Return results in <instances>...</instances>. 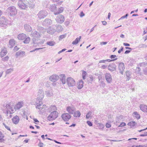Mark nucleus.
I'll return each mask as SVG.
<instances>
[{"label":"nucleus","mask_w":147,"mask_h":147,"mask_svg":"<svg viewBox=\"0 0 147 147\" xmlns=\"http://www.w3.org/2000/svg\"><path fill=\"white\" fill-rule=\"evenodd\" d=\"M4 112L7 115L8 114H11L15 111V109L13 103L11 102H8L3 105Z\"/></svg>","instance_id":"f257e3e1"},{"label":"nucleus","mask_w":147,"mask_h":147,"mask_svg":"<svg viewBox=\"0 0 147 147\" xmlns=\"http://www.w3.org/2000/svg\"><path fill=\"white\" fill-rule=\"evenodd\" d=\"M56 107L54 105L52 106L49 108V110L51 111L54 110L52 112L50 115L47 117V119L49 121H51L55 120L58 117V113L55 110H56Z\"/></svg>","instance_id":"f03ea898"},{"label":"nucleus","mask_w":147,"mask_h":147,"mask_svg":"<svg viewBox=\"0 0 147 147\" xmlns=\"http://www.w3.org/2000/svg\"><path fill=\"white\" fill-rule=\"evenodd\" d=\"M38 91L36 94V96L38 99L41 100L43 99L44 96V92L41 88H39Z\"/></svg>","instance_id":"7ed1b4c3"},{"label":"nucleus","mask_w":147,"mask_h":147,"mask_svg":"<svg viewBox=\"0 0 147 147\" xmlns=\"http://www.w3.org/2000/svg\"><path fill=\"white\" fill-rule=\"evenodd\" d=\"M7 11L11 16L15 15L17 13V10L16 7L14 6L9 7L7 9Z\"/></svg>","instance_id":"20e7f679"},{"label":"nucleus","mask_w":147,"mask_h":147,"mask_svg":"<svg viewBox=\"0 0 147 147\" xmlns=\"http://www.w3.org/2000/svg\"><path fill=\"white\" fill-rule=\"evenodd\" d=\"M23 0H18V5L20 8L23 9H26L28 6L23 2Z\"/></svg>","instance_id":"39448f33"},{"label":"nucleus","mask_w":147,"mask_h":147,"mask_svg":"<svg viewBox=\"0 0 147 147\" xmlns=\"http://www.w3.org/2000/svg\"><path fill=\"white\" fill-rule=\"evenodd\" d=\"M48 14L47 12L45 10H41L37 14L38 18L40 19L43 18Z\"/></svg>","instance_id":"423d86ee"},{"label":"nucleus","mask_w":147,"mask_h":147,"mask_svg":"<svg viewBox=\"0 0 147 147\" xmlns=\"http://www.w3.org/2000/svg\"><path fill=\"white\" fill-rule=\"evenodd\" d=\"M67 83L69 86H73L75 85L76 83L74 80L71 77L68 78L67 80Z\"/></svg>","instance_id":"0eeeda50"},{"label":"nucleus","mask_w":147,"mask_h":147,"mask_svg":"<svg viewBox=\"0 0 147 147\" xmlns=\"http://www.w3.org/2000/svg\"><path fill=\"white\" fill-rule=\"evenodd\" d=\"M24 102L23 101H19L14 105L15 111L16 110H19L22 108L24 106Z\"/></svg>","instance_id":"6e6552de"},{"label":"nucleus","mask_w":147,"mask_h":147,"mask_svg":"<svg viewBox=\"0 0 147 147\" xmlns=\"http://www.w3.org/2000/svg\"><path fill=\"white\" fill-rule=\"evenodd\" d=\"M56 20L57 23H62L65 20L64 17L62 15H59L56 18Z\"/></svg>","instance_id":"1a4fd4ad"},{"label":"nucleus","mask_w":147,"mask_h":147,"mask_svg":"<svg viewBox=\"0 0 147 147\" xmlns=\"http://www.w3.org/2000/svg\"><path fill=\"white\" fill-rule=\"evenodd\" d=\"M7 20L4 17H2L0 19V26L6 27Z\"/></svg>","instance_id":"9d476101"},{"label":"nucleus","mask_w":147,"mask_h":147,"mask_svg":"<svg viewBox=\"0 0 147 147\" xmlns=\"http://www.w3.org/2000/svg\"><path fill=\"white\" fill-rule=\"evenodd\" d=\"M105 79L108 83H111L112 81V76L109 73H106L105 74Z\"/></svg>","instance_id":"9b49d317"},{"label":"nucleus","mask_w":147,"mask_h":147,"mask_svg":"<svg viewBox=\"0 0 147 147\" xmlns=\"http://www.w3.org/2000/svg\"><path fill=\"white\" fill-rule=\"evenodd\" d=\"M71 115L67 113H65L63 114L61 117L63 120L65 121H68L71 118Z\"/></svg>","instance_id":"f8f14e48"},{"label":"nucleus","mask_w":147,"mask_h":147,"mask_svg":"<svg viewBox=\"0 0 147 147\" xmlns=\"http://www.w3.org/2000/svg\"><path fill=\"white\" fill-rule=\"evenodd\" d=\"M52 24V21L49 19H45L42 22V24L43 26H48Z\"/></svg>","instance_id":"ddd939ff"},{"label":"nucleus","mask_w":147,"mask_h":147,"mask_svg":"<svg viewBox=\"0 0 147 147\" xmlns=\"http://www.w3.org/2000/svg\"><path fill=\"white\" fill-rule=\"evenodd\" d=\"M59 76L56 74H53L49 77V80L51 81L55 82L57 81L59 79Z\"/></svg>","instance_id":"4468645a"},{"label":"nucleus","mask_w":147,"mask_h":147,"mask_svg":"<svg viewBox=\"0 0 147 147\" xmlns=\"http://www.w3.org/2000/svg\"><path fill=\"white\" fill-rule=\"evenodd\" d=\"M47 32L49 34H54L56 32V30L53 27V26H52L49 27L47 30Z\"/></svg>","instance_id":"2eb2a0df"},{"label":"nucleus","mask_w":147,"mask_h":147,"mask_svg":"<svg viewBox=\"0 0 147 147\" xmlns=\"http://www.w3.org/2000/svg\"><path fill=\"white\" fill-rule=\"evenodd\" d=\"M119 69L120 71V73L122 74H123V71L125 69L124 63H119Z\"/></svg>","instance_id":"dca6fc26"},{"label":"nucleus","mask_w":147,"mask_h":147,"mask_svg":"<svg viewBox=\"0 0 147 147\" xmlns=\"http://www.w3.org/2000/svg\"><path fill=\"white\" fill-rule=\"evenodd\" d=\"M75 109L73 107L68 106L66 108L67 111L70 114H73L75 111Z\"/></svg>","instance_id":"f3484780"},{"label":"nucleus","mask_w":147,"mask_h":147,"mask_svg":"<svg viewBox=\"0 0 147 147\" xmlns=\"http://www.w3.org/2000/svg\"><path fill=\"white\" fill-rule=\"evenodd\" d=\"M45 94L46 96L48 97H51L53 96V92L51 88H50L49 89H47L45 91Z\"/></svg>","instance_id":"a211bd4d"},{"label":"nucleus","mask_w":147,"mask_h":147,"mask_svg":"<svg viewBox=\"0 0 147 147\" xmlns=\"http://www.w3.org/2000/svg\"><path fill=\"white\" fill-rule=\"evenodd\" d=\"M31 36L33 37L39 38L40 36V35L39 33L36 31H34L32 32Z\"/></svg>","instance_id":"6ab92c4d"},{"label":"nucleus","mask_w":147,"mask_h":147,"mask_svg":"<svg viewBox=\"0 0 147 147\" xmlns=\"http://www.w3.org/2000/svg\"><path fill=\"white\" fill-rule=\"evenodd\" d=\"M12 120L13 123L15 124H17L19 122L20 118L18 116L16 115L13 117L12 119Z\"/></svg>","instance_id":"aec40b11"},{"label":"nucleus","mask_w":147,"mask_h":147,"mask_svg":"<svg viewBox=\"0 0 147 147\" xmlns=\"http://www.w3.org/2000/svg\"><path fill=\"white\" fill-rule=\"evenodd\" d=\"M116 67V65L115 64H112L109 65L108 68L109 70L113 71L115 70Z\"/></svg>","instance_id":"412c9836"},{"label":"nucleus","mask_w":147,"mask_h":147,"mask_svg":"<svg viewBox=\"0 0 147 147\" xmlns=\"http://www.w3.org/2000/svg\"><path fill=\"white\" fill-rule=\"evenodd\" d=\"M84 86V82L82 80H81L77 84V87L79 89H81Z\"/></svg>","instance_id":"4be33fe9"},{"label":"nucleus","mask_w":147,"mask_h":147,"mask_svg":"<svg viewBox=\"0 0 147 147\" xmlns=\"http://www.w3.org/2000/svg\"><path fill=\"white\" fill-rule=\"evenodd\" d=\"M141 110L144 112H147V106L144 104H141L140 106Z\"/></svg>","instance_id":"5701e85b"},{"label":"nucleus","mask_w":147,"mask_h":147,"mask_svg":"<svg viewBox=\"0 0 147 147\" xmlns=\"http://www.w3.org/2000/svg\"><path fill=\"white\" fill-rule=\"evenodd\" d=\"M60 79L63 84H65L66 83L65 76V75L61 74L60 75Z\"/></svg>","instance_id":"b1692460"},{"label":"nucleus","mask_w":147,"mask_h":147,"mask_svg":"<svg viewBox=\"0 0 147 147\" xmlns=\"http://www.w3.org/2000/svg\"><path fill=\"white\" fill-rule=\"evenodd\" d=\"M26 36L24 34L22 33L19 34L18 36V38L19 40H23L26 38Z\"/></svg>","instance_id":"393cba45"},{"label":"nucleus","mask_w":147,"mask_h":147,"mask_svg":"<svg viewBox=\"0 0 147 147\" xmlns=\"http://www.w3.org/2000/svg\"><path fill=\"white\" fill-rule=\"evenodd\" d=\"M7 53V51L6 48H2L1 49V57H3Z\"/></svg>","instance_id":"a878e982"},{"label":"nucleus","mask_w":147,"mask_h":147,"mask_svg":"<svg viewBox=\"0 0 147 147\" xmlns=\"http://www.w3.org/2000/svg\"><path fill=\"white\" fill-rule=\"evenodd\" d=\"M24 27L25 30L27 31L30 32L32 30V28L29 25L25 24L24 25Z\"/></svg>","instance_id":"bb28decb"},{"label":"nucleus","mask_w":147,"mask_h":147,"mask_svg":"<svg viewBox=\"0 0 147 147\" xmlns=\"http://www.w3.org/2000/svg\"><path fill=\"white\" fill-rule=\"evenodd\" d=\"M37 30L43 34L45 33L46 31V30L45 28L41 26H38V27Z\"/></svg>","instance_id":"cd10ccee"},{"label":"nucleus","mask_w":147,"mask_h":147,"mask_svg":"<svg viewBox=\"0 0 147 147\" xmlns=\"http://www.w3.org/2000/svg\"><path fill=\"white\" fill-rule=\"evenodd\" d=\"M127 78V80L129 81L131 78V76L132 74V73L129 71H127L125 73Z\"/></svg>","instance_id":"c85d7f7f"},{"label":"nucleus","mask_w":147,"mask_h":147,"mask_svg":"<svg viewBox=\"0 0 147 147\" xmlns=\"http://www.w3.org/2000/svg\"><path fill=\"white\" fill-rule=\"evenodd\" d=\"M25 52L24 51H19L16 53V55L17 56H21L23 57L25 55Z\"/></svg>","instance_id":"c756f323"},{"label":"nucleus","mask_w":147,"mask_h":147,"mask_svg":"<svg viewBox=\"0 0 147 147\" xmlns=\"http://www.w3.org/2000/svg\"><path fill=\"white\" fill-rule=\"evenodd\" d=\"M81 38V36H80L79 38H77L74 41L72 42V44L73 45H76L80 41V39Z\"/></svg>","instance_id":"7c9ffc66"},{"label":"nucleus","mask_w":147,"mask_h":147,"mask_svg":"<svg viewBox=\"0 0 147 147\" xmlns=\"http://www.w3.org/2000/svg\"><path fill=\"white\" fill-rule=\"evenodd\" d=\"M63 9L64 8L63 7H60L58 9V10L57 11L55 12L54 13L55 15H57L58 14L61 13L63 12Z\"/></svg>","instance_id":"2f4dec72"},{"label":"nucleus","mask_w":147,"mask_h":147,"mask_svg":"<svg viewBox=\"0 0 147 147\" xmlns=\"http://www.w3.org/2000/svg\"><path fill=\"white\" fill-rule=\"evenodd\" d=\"M42 106V102H39V103L37 104V105L36 107V108H38L39 110L40 111L43 107Z\"/></svg>","instance_id":"473e14b6"},{"label":"nucleus","mask_w":147,"mask_h":147,"mask_svg":"<svg viewBox=\"0 0 147 147\" xmlns=\"http://www.w3.org/2000/svg\"><path fill=\"white\" fill-rule=\"evenodd\" d=\"M136 123L134 121H131L130 122H129L128 123L127 125H128L130 126L131 127L134 128L135 127Z\"/></svg>","instance_id":"72a5a7b5"},{"label":"nucleus","mask_w":147,"mask_h":147,"mask_svg":"<svg viewBox=\"0 0 147 147\" xmlns=\"http://www.w3.org/2000/svg\"><path fill=\"white\" fill-rule=\"evenodd\" d=\"M133 116L137 119H138L140 118V116L137 112H135L133 113Z\"/></svg>","instance_id":"f704fd0d"},{"label":"nucleus","mask_w":147,"mask_h":147,"mask_svg":"<svg viewBox=\"0 0 147 147\" xmlns=\"http://www.w3.org/2000/svg\"><path fill=\"white\" fill-rule=\"evenodd\" d=\"M74 116L76 117H79L81 115V113L80 112L78 111H77L75 112H74Z\"/></svg>","instance_id":"c9c22d12"},{"label":"nucleus","mask_w":147,"mask_h":147,"mask_svg":"<svg viewBox=\"0 0 147 147\" xmlns=\"http://www.w3.org/2000/svg\"><path fill=\"white\" fill-rule=\"evenodd\" d=\"M9 45L11 47L13 46L15 44V41L14 39H11L9 42Z\"/></svg>","instance_id":"e433bc0d"},{"label":"nucleus","mask_w":147,"mask_h":147,"mask_svg":"<svg viewBox=\"0 0 147 147\" xmlns=\"http://www.w3.org/2000/svg\"><path fill=\"white\" fill-rule=\"evenodd\" d=\"M57 7L55 5H53L51 6L50 9L52 11H55V10H56Z\"/></svg>","instance_id":"4c0bfd02"},{"label":"nucleus","mask_w":147,"mask_h":147,"mask_svg":"<svg viewBox=\"0 0 147 147\" xmlns=\"http://www.w3.org/2000/svg\"><path fill=\"white\" fill-rule=\"evenodd\" d=\"M55 44V42L53 41H51L47 42V44L51 46L54 45Z\"/></svg>","instance_id":"58836bf2"},{"label":"nucleus","mask_w":147,"mask_h":147,"mask_svg":"<svg viewBox=\"0 0 147 147\" xmlns=\"http://www.w3.org/2000/svg\"><path fill=\"white\" fill-rule=\"evenodd\" d=\"M13 71V68H10L6 70L5 72L6 74H9L11 73Z\"/></svg>","instance_id":"ea45409f"},{"label":"nucleus","mask_w":147,"mask_h":147,"mask_svg":"<svg viewBox=\"0 0 147 147\" xmlns=\"http://www.w3.org/2000/svg\"><path fill=\"white\" fill-rule=\"evenodd\" d=\"M4 136L2 134V132L0 131V142H3L4 141V140L3 139Z\"/></svg>","instance_id":"a19ab883"},{"label":"nucleus","mask_w":147,"mask_h":147,"mask_svg":"<svg viewBox=\"0 0 147 147\" xmlns=\"http://www.w3.org/2000/svg\"><path fill=\"white\" fill-rule=\"evenodd\" d=\"M25 39V40L23 41L24 43H28L30 40V38L29 37H27L26 36V38Z\"/></svg>","instance_id":"79ce46f5"},{"label":"nucleus","mask_w":147,"mask_h":147,"mask_svg":"<svg viewBox=\"0 0 147 147\" xmlns=\"http://www.w3.org/2000/svg\"><path fill=\"white\" fill-rule=\"evenodd\" d=\"M44 42V40H42V41L41 42H36V41L34 40V39H33V42L34 44H36L37 45H41Z\"/></svg>","instance_id":"37998d69"},{"label":"nucleus","mask_w":147,"mask_h":147,"mask_svg":"<svg viewBox=\"0 0 147 147\" xmlns=\"http://www.w3.org/2000/svg\"><path fill=\"white\" fill-rule=\"evenodd\" d=\"M57 31L61 32L63 30L62 27L60 25H58L57 26Z\"/></svg>","instance_id":"c03bdc74"},{"label":"nucleus","mask_w":147,"mask_h":147,"mask_svg":"<svg viewBox=\"0 0 147 147\" xmlns=\"http://www.w3.org/2000/svg\"><path fill=\"white\" fill-rule=\"evenodd\" d=\"M92 113L91 112H88L86 116V119H88L91 117Z\"/></svg>","instance_id":"a18cd8bd"},{"label":"nucleus","mask_w":147,"mask_h":147,"mask_svg":"<svg viewBox=\"0 0 147 147\" xmlns=\"http://www.w3.org/2000/svg\"><path fill=\"white\" fill-rule=\"evenodd\" d=\"M141 70V69L139 67H138L136 68V71L137 74H139L140 75H142V73L141 72H140Z\"/></svg>","instance_id":"49530a36"},{"label":"nucleus","mask_w":147,"mask_h":147,"mask_svg":"<svg viewBox=\"0 0 147 147\" xmlns=\"http://www.w3.org/2000/svg\"><path fill=\"white\" fill-rule=\"evenodd\" d=\"M141 67H144L147 65V62H144L141 63L140 64Z\"/></svg>","instance_id":"de8ad7c7"},{"label":"nucleus","mask_w":147,"mask_h":147,"mask_svg":"<svg viewBox=\"0 0 147 147\" xmlns=\"http://www.w3.org/2000/svg\"><path fill=\"white\" fill-rule=\"evenodd\" d=\"M100 87L104 88L105 86V83L102 81L100 82Z\"/></svg>","instance_id":"09e8293b"},{"label":"nucleus","mask_w":147,"mask_h":147,"mask_svg":"<svg viewBox=\"0 0 147 147\" xmlns=\"http://www.w3.org/2000/svg\"><path fill=\"white\" fill-rule=\"evenodd\" d=\"M42 107H43L42 109L40 111L42 113L45 111L46 105H43Z\"/></svg>","instance_id":"8fccbe9b"},{"label":"nucleus","mask_w":147,"mask_h":147,"mask_svg":"<svg viewBox=\"0 0 147 147\" xmlns=\"http://www.w3.org/2000/svg\"><path fill=\"white\" fill-rule=\"evenodd\" d=\"M86 72L85 71H83V73H82V76L83 79L84 80L85 79V77H86Z\"/></svg>","instance_id":"3c124183"},{"label":"nucleus","mask_w":147,"mask_h":147,"mask_svg":"<svg viewBox=\"0 0 147 147\" xmlns=\"http://www.w3.org/2000/svg\"><path fill=\"white\" fill-rule=\"evenodd\" d=\"M9 57L8 56H7L4 57L2 59V60L4 61H7L9 60Z\"/></svg>","instance_id":"603ef678"},{"label":"nucleus","mask_w":147,"mask_h":147,"mask_svg":"<svg viewBox=\"0 0 147 147\" xmlns=\"http://www.w3.org/2000/svg\"><path fill=\"white\" fill-rule=\"evenodd\" d=\"M45 48H37L35 49L34 50H33L32 51H30V52H34V51L37 50H38L41 49H44Z\"/></svg>","instance_id":"864d4df0"},{"label":"nucleus","mask_w":147,"mask_h":147,"mask_svg":"<svg viewBox=\"0 0 147 147\" xmlns=\"http://www.w3.org/2000/svg\"><path fill=\"white\" fill-rule=\"evenodd\" d=\"M128 14L127 13L125 15L121 17L119 19V20H121L122 19H124L125 18H127V17L128 16Z\"/></svg>","instance_id":"5fc2aeb1"},{"label":"nucleus","mask_w":147,"mask_h":147,"mask_svg":"<svg viewBox=\"0 0 147 147\" xmlns=\"http://www.w3.org/2000/svg\"><path fill=\"white\" fill-rule=\"evenodd\" d=\"M135 60L134 59H130V60H129L128 62L130 63H131V65H132L134 63H135Z\"/></svg>","instance_id":"6e6d98bb"},{"label":"nucleus","mask_w":147,"mask_h":147,"mask_svg":"<svg viewBox=\"0 0 147 147\" xmlns=\"http://www.w3.org/2000/svg\"><path fill=\"white\" fill-rule=\"evenodd\" d=\"M3 124L6 129H7L8 130L11 131L10 129V128L9 127L6 125L4 123H3Z\"/></svg>","instance_id":"4d7b16f0"},{"label":"nucleus","mask_w":147,"mask_h":147,"mask_svg":"<svg viewBox=\"0 0 147 147\" xmlns=\"http://www.w3.org/2000/svg\"><path fill=\"white\" fill-rule=\"evenodd\" d=\"M144 74L145 75H147V67L145 68L143 70Z\"/></svg>","instance_id":"13d9d810"},{"label":"nucleus","mask_w":147,"mask_h":147,"mask_svg":"<svg viewBox=\"0 0 147 147\" xmlns=\"http://www.w3.org/2000/svg\"><path fill=\"white\" fill-rule=\"evenodd\" d=\"M33 120L34 121V123L36 124H38V123H39V121L36 119L34 118Z\"/></svg>","instance_id":"bf43d9fd"},{"label":"nucleus","mask_w":147,"mask_h":147,"mask_svg":"<svg viewBox=\"0 0 147 147\" xmlns=\"http://www.w3.org/2000/svg\"><path fill=\"white\" fill-rule=\"evenodd\" d=\"M125 125V123L123 122L121 123V124L119 125V127H123Z\"/></svg>","instance_id":"052dcab7"},{"label":"nucleus","mask_w":147,"mask_h":147,"mask_svg":"<svg viewBox=\"0 0 147 147\" xmlns=\"http://www.w3.org/2000/svg\"><path fill=\"white\" fill-rule=\"evenodd\" d=\"M117 59V58H116L114 59H113V60H111V59H106V61H108V62H111V61H114L115 60H116Z\"/></svg>","instance_id":"680f3d73"},{"label":"nucleus","mask_w":147,"mask_h":147,"mask_svg":"<svg viewBox=\"0 0 147 147\" xmlns=\"http://www.w3.org/2000/svg\"><path fill=\"white\" fill-rule=\"evenodd\" d=\"M87 123L90 126H91L92 125V123L89 121H87Z\"/></svg>","instance_id":"e2e57ef3"},{"label":"nucleus","mask_w":147,"mask_h":147,"mask_svg":"<svg viewBox=\"0 0 147 147\" xmlns=\"http://www.w3.org/2000/svg\"><path fill=\"white\" fill-rule=\"evenodd\" d=\"M85 16V14L83 12V11H82L80 14V17L82 18L84 16Z\"/></svg>","instance_id":"0e129e2a"},{"label":"nucleus","mask_w":147,"mask_h":147,"mask_svg":"<svg viewBox=\"0 0 147 147\" xmlns=\"http://www.w3.org/2000/svg\"><path fill=\"white\" fill-rule=\"evenodd\" d=\"M106 126L107 128H109L111 127V124L109 123H107L106 125Z\"/></svg>","instance_id":"69168bd1"},{"label":"nucleus","mask_w":147,"mask_h":147,"mask_svg":"<svg viewBox=\"0 0 147 147\" xmlns=\"http://www.w3.org/2000/svg\"><path fill=\"white\" fill-rule=\"evenodd\" d=\"M43 144L41 142H40L38 144V146L40 147H42L43 146Z\"/></svg>","instance_id":"338daca9"},{"label":"nucleus","mask_w":147,"mask_h":147,"mask_svg":"<svg viewBox=\"0 0 147 147\" xmlns=\"http://www.w3.org/2000/svg\"><path fill=\"white\" fill-rule=\"evenodd\" d=\"M137 147H146V145H140L138 146H137Z\"/></svg>","instance_id":"774afa93"}]
</instances>
